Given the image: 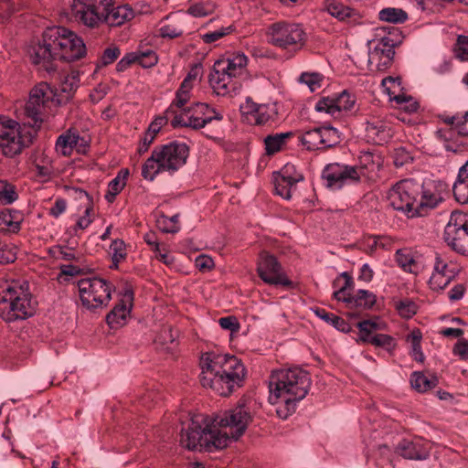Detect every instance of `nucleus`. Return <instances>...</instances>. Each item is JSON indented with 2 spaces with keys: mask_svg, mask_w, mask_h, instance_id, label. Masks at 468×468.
I'll use <instances>...</instances> for the list:
<instances>
[{
  "mask_svg": "<svg viewBox=\"0 0 468 468\" xmlns=\"http://www.w3.org/2000/svg\"><path fill=\"white\" fill-rule=\"evenodd\" d=\"M200 383L219 396H229L243 385L246 369L235 356L207 352L200 357Z\"/></svg>",
  "mask_w": 468,
  "mask_h": 468,
  "instance_id": "2",
  "label": "nucleus"
},
{
  "mask_svg": "<svg viewBox=\"0 0 468 468\" xmlns=\"http://www.w3.org/2000/svg\"><path fill=\"white\" fill-rule=\"evenodd\" d=\"M378 17L385 22L401 24L408 19V14L400 8L387 7L379 11Z\"/></svg>",
  "mask_w": 468,
  "mask_h": 468,
  "instance_id": "40",
  "label": "nucleus"
},
{
  "mask_svg": "<svg viewBox=\"0 0 468 468\" xmlns=\"http://www.w3.org/2000/svg\"><path fill=\"white\" fill-rule=\"evenodd\" d=\"M239 110L246 121L251 124L263 125L269 122L277 114L274 104L257 103L248 97L245 102L240 104Z\"/></svg>",
  "mask_w": 468,
  "mask_h": 468,
  "instance_id": "21",
  "label": "nucleus"
},
{
  "mask_svg": "<svg viewBox=\"0 0 468 468\" xmlns=\"http://www.w3.org/2000/svg\"><path fill=\"white\" fill-rule=\"evenodd\" d=\"M396 261L400 268L410 273H418L420 266L413 252L409 249H400L396 251Z\"/></svg>",
  "mask_w": 468,
  "mask_h": 468,
  "instance_id": "31",
  "label": "nucleus"
},
{
  "mask_svg": "<svg viewBox=\"0 0 468 468\" xmlns=\"http://www.w3.org/2000/svg\"><path fill=\"white\" fill-rule=\"evenodd\" d=\"M137 62L144 68H150L157 63V56L153 50L137 52Z\"/></svg>",
  "mask_w": 468,
  "mask_h": 468,
  "instance_id": "57",
  "label": "nucleus"
},
{
  "mask_svg": "<svg viewBox=\"0 0 468 468\" xmlns=\"http://www.w3.org/2000/svg\"><path fill=\"white\" fill-rule=\"evenodd\" d=\"M16 259V251L15 248L6 245L0 248V264L14 262Z\"/></svg>",
  "mask_w": 468,
  "mask_h": 468,
  "instance_id": "60",
  "label": "nucleus"
},
{
  "mask_svg": "<svg viewBox=\"0 0 468 468\" xmlns=\"http://www.w3.org/2000/svg\"><path fill=\"white\" fill-rule=\"evenodd\" d=\"M339 278H344V284L334 292V298L337 301L346 303L350 307H360L370 309L377 302L376 295L367 290H358L356 294H352L350 291L354 288V281L348 272H342L338 278L334 281V286L336 287Z\"/></svg>",
  "mask_w": 468,
  "mask_h": 468,
  "instance_id": "17",
  "label": "nucleus"
},
{
  "mask_svg": "<svg viewBox=\"0 0 468 468\" xmlns=\"http://www.w3.org/2000/svg\"><path fill=\"white\" fill-rule=\"evenodd\" d=\"M326 10L332 16L340 21H344L355 14V11L352 8L344 5L341 3H337L335 0L327 2Z\"/></svg>",
  "mask_w": 468,
  "mask_h": 468,
  "instance_id": "41",
  "label": "nucleus"
},
{
  "mask_svg": "<svg viewBox=\"0 0 468 468\" xmlns=\"http://www.w3.org/2000/svg\"><path fill=\"white\" fill-rule=\"evenodd\" d=\"M218 324L223 329L229 330L232 333L239 332L240 328L238 319L232 315L219 318Z\"/></svg>",
  "mask_w": 468,
  "mask_h": 468,
  "instance_id": "59",
  "label": "nucleus"
},
{
  "mask_svg": "<svg viewBox=\"0 0 468 468\" xmlns=\"http://www.w3.org/2000/svg\"><path fill=\"white\" fill-rule=\"evenodd\" d=\"M53 102H56L55 93L48 83L40 82L34 86L25 106V114L31 120L28 125L38 129Z\"/></svg>",
  "mask_w": 468,
  "mask_h": 468,
  "instance_id": "12",
  "label": "nucleus"
},
{
  "mask_svg": "<svg viewBox=\"0 0 468 468\" xmlns=\"http://www.w3.org/2000/svg\"><path fill=\"white\" fill-rule=\"evenodd\" d=\"M455 272H448L447 274H442L438 271L432 272L429 283L432 290L439 291L444 289L451 281L454 278Z\"/></svg>",
  "mask_w": 468,
  "mask_h": 468,
  "instance_id": "45",
  "label": "nucleus"
},
{
  "mask_svg": "<svg viewBox=\"0 0 468 468\" xmlns=\"http://www.w3.org/2000/svg\"><path fill=\"white\" fill-rule=\"evenodd\" d=\"M410 384L419 392H426L435 388L438 384L436 377H428L421 372H414L410 377Z\"/></svg>",
  "mask_w": 468,
  "mask_h": 468,
  "instance_id": "35",
  "label": "nucleus"
},
{
  "mask_svg": "<svg viewBox=\"0 0 468 468\" xmlns=\"http://www.w3.org/2000/svg\"><path fill=\"white\" fill-rule=\"evenodd\" d=\"M441 182L420 184L413 179L398 182L388 193V199L396 210H401L410 218L423 216L443 200Z\"/></svg>",
  "mask_w": 468,
  "mask_h": 468,
  "instance_id": "4",
  "label": "nucleus"
},
{
  "mask_svg": "<svg viewBox=\"0 0 468 468\" xmlns=\"http://www.w3.org/2000/svg\"><path fill=\"white\" fill-rule=\"evenodd\" d=\"M67 192L69 197L79 201V208H84L87 214L92 211L93 199L86 191L77 187H69L67 189Z\"/></svg>",
  "mask_w": 468,
  "mask_h": 468,
  "instance_id": "37",
  "label": "nucleus"
},
{
  "mask_svg": "<svg viewBox=\"0 0 468 468\" xmlns=\"http://www.w3.org/2000/svg\"><path fill=\"white\" fill-rule=\"evenodd\" d=\"M133 301V292L127 290L120 302L107 314L106 321L111 328H119L126 324Z\"/></svg>",
  "mask_w": 468,
  "mask_h": 468,
  "instance_id": "24",
  "label": "nucleus"
},
{
  "mask_svg": "<svg viewBox=\"0 0 468 468\" xmlns=\"http://www.w3.org/2000/svg\"><path fill=\"white\" fill-rule=\"evenodd\" d=\"M79 73L72 71L61 77L58 87L54 90L56 103L60 105L69 101L79 87Z\"/></svg>",
  "mask_w": 468,
  "mask_h": 468,
  "instance_id": "27",
  "label": "nucleus"
},
{
  "mask_svg": "<svg viewBox=\"0 0 468 468\" xmlns=\"http://www.w3.org/2000/svg\"><path fill=\"white\" fill-rule=\"evenodd\" d=\"M157 228L164 233H176L180 227L176 226L167 216L161 215L156 220Z\"/></svg>",
  "mask_w": 468,
  "mask_h": 468,
  "instance_id": "55",
  "label": "nucleus"
},
{
  "mask_svg": "<svg viewBox=\"0 0 468 468\" xmlns=\"http://www.w3.org/2000/svg\"><path fill=\"white\" fill-rule=\"evenodd\" d=\"M112 0H72L71 14L74 19L90 28H98L103 24L104 12Z\"/></svg>",
  "mask_w": 468,
  "mask_h": 468,
  "instance_id": "14",
  "label": "nucleus"
},
{
  "mask_svg": "<svg viewBox=\"0 0 468 468\" xmlns=\"http://www.w3.org/2000/svg\"><path fill=\"white\" fill-rule=\"evenodd\" d=\"M381 86L389 96L390 100L393 101V97L399 94V92L401 90V79L399 77L384 78L381 81Z\"/></svg>",
  "mask_w": 468,
  "mask_h": 468,
  "instance_id": "48",
  "label": "nucleus"
},
{
  "mask_svg": "<svg viewBox=\"0 0 468 468\" xmlns=\"http://www.w3.org/2000/svg\"><path fill=\"white\" fill-rule=\"evenodd\" d=\"M396 41L390 36L382 37L375 45L374 48L368 51L367 63L371 66L374 61L379 60L376 65V70L383 71L388 69L393 60Z\"/></svg>",
  "mask_w": 468,
  "mask_h": 468,
  "instance_id": "22",
  "label": "nucleus"
},
{
  "mask_svg": "<svg viewBox=\"0 0 468 468\" xmlns=\"http://www.w3.org/2000/svg\"><path fill=\"white\" fill-rule=\"evenodd\" d=\"M134 11L128 5H114V0L112 5L107 7L104 12L103 24L111 27H117L124 24L126 21L133 19Z\"/></svg>",
  "mask_w": 468,
  "mask_h": 468,
  "instance_id": "29",
  "label": "nucleus"
},
{
  "mask_svg": "<svg viewBox=\"0 0 468 468\" xmlns=\"http://www.w3.org/2000/svg\"><path fill=\"white\" fill-rule=\"evenodd\" d=\"M16 11L10 0H0V23H4Z\"/></svg>",
  "mask_w": 468,
  "mask_h": 468,
  "instance_id": "62",
  "label": "nucleus"
},
{
  "mask_svg": "<svg viewBox=\"0 0 468 468\" xmlns=\"http://www.w3.org/2000/svg\"><path fill=\"white\" fill-rule=\"evenodd\" d=\"M356 103V98L346 90L342 91L336 98H323L315 105L317 112H324L333 116L340 112L351 111Z\"/></svg>",
  "mask_w": 468,
  "mask_h": 468,
  "instance_id": "23",
  "label": "nucleus"
},
{
  "mask_svg": "<svg viewBox=\"0 0 468 468\" xmlns=\"http://www.w3.org/2000/svg\"><path fill=\"white\" fill-rule=\"evenodd\" d=\"M394 165L397 167H400L411 160L410 154L404 148L396 149L393 154Z\"/></svg>",
  "mask_w": 468,
  "mask_h": 468,
  "instance_id": "63",
  "label": "nucleus"
},
{
  "mask_svg": "<svg viewBox=\"0 0 468 468\" xmlns=\"http://www.w3.org/2000/svg\"><path fill=\"white\" fill-rule=\"evenodd\" d=\"M18 197L16 186L7 182H1L0 201L5 205L15 202Z\"/></svg>",
  "mask_w": 468,
  "mask_h": 468,
  "instance_id": "49",
  "label": "nucleus"
},
{
  "mask_svg": "<svg viewBox=\"0 0 468 468\" xmlns=\"http://www.w3.org/2000/svg\"><path fill=\"white\" fill-rule=\"evenodd\" d=\"M86 55L83 40L73 31L63 27L46 29L42 39L31 48L30 58L33 64L48 72L56 69L58 59L73 61Z\"/></svg>",
  "mask_w": 468,
  "mask_h": 468,
  "instance_id": "1",
  "label": "nucleus"
},
{
  "mask_svg": "<svg viewBox=\"0 0 468 468\" xmlns=\"http://www.w3.org/2000/svg\"><path fill=\"white\" fill-rule=\"evenodd\" d=\"M452 124L459 134L468 136V112L462 115H454L445 121Z\"/></svg>",
  "mask_w": 468,
  "mask_h": 468,
  "instance_id": "47",
  "label": "nucleus"
},
{
  "mask_svg": "<svg viewBox=\"0 0 468 468\" xmlns=\"http://www.w3.org/2000/svg\"><path fill=\"white\" fill-rule=\"evenodd\" d=\"M292 132H287L266 136L264 139L266 154L271 155L281 151L287 140L292 137Z\"/></svg>",
  "mask_w": 468,
  "mask_h": 468,
  "instance_id": "33",
  "label": "nucleus"
},
{
  "mask_svg": "<svg viewBox=\"0 0 468 468\" xmlns=\"http://www.w3.org/2000/svg\"><path fill=\"white\" fill-rule=\"evenodd\" d=\"M257 271L260 278L268 284L292 285L276 257L266 251L260 254Z\"/></svg>",
  "mask_w": 468,
  "mask_h": 468,
  "instance_id": "20",
  "label": "nucleus"
},
{
  "mask_svg": "<svg viewBox=\"0 0 468 468\" xmlns=\"http://www.w3.org/2000/svg\"><path fill=\"white\" fill-rule=\"evenodd\" d=\"M292 166L285 165L280 173L275 176L274 186L277 195L284 199H290L292 193L296 189V184L303 179L302 175H292Z\"/></svg>",
  "mask_w": 468,
  "mask_h": 468,
  "instance_id": "25",
  "label": "nucleus"
},
{
  "mask_svg": "<svg viewBox=\"0 0 468 468\" xmlns=\"http://www.w3.org/2000/svg\"><path fill=\"white\" fill-rule=\"evenodd\" d=\"M317 317L324 320L327 324L333 325L335 329L341 332H349L350 325L343 318L335 315V314L328 313L324 309L316 308L314 310Z\"/></svg>",
  "mask_w": 468,
  "mask_h": 468,
  "instance_id": "36",
  "label": "nucleus"
},
{
  "mask_svg": "<svg viewBox=\"0 0 468 468\" xmlns=\"http://www.w3.org/2000/svg\"><path fill=\"white\" fill-rule=\"evenodd\" d=\"M77 286L81 303L89 310L106 307L115 289L112 282L99 277L81 279Z\"/></svg>",
  "mask_w": 468,
  "mask_h": 468,
  "instance_id": "11",
  "label": "nucleus"
},
{
  "mask_svg": "<svg viewBox=\"0 0 468 468\" xmlns=\"http://www.w3.org/2000/svg\"><path fill=\"white\" fill-rule=\"evenodd\" d=\"M178 337L177 330L170 326L163 327L155 337V343L163 346L166 350H170L176 346V341Z\"/></svg>",
  "mask_w": 468,
  "mask_h": 468,
  "instance_id": "39",
  "label": "nucleus"
},
{
  "mask_svg": "<svg viewBox=\"0 0 468 468\" xmlns=\"http://www.w3.org/2000/svg\"><path fill=\"white\" fill-rule=\"evenodd\" d=\"M110 254L112 256L114 268H117L118 263L126 258V246L122 239H114L110 245Z\"/></svg>",
  "mask_w": 468,
  "mask_h": 468,
  "instance_id": "46",
  "label": "nucleus"
},
{
  "mask_svg": "<svg viewBox=\"0 0 468 468\" xmlns=\"http://www.w3.org/2000/svg\"><path fill=\"white\" fill-rule=\"evenodd\" d=\"M380 157L370 152H364L359 156V165L356 166L361 172L362 176H369L370 173H376L380 167Z\"/></svg>",
  "mask_w": 468,
  "mask_h": 468,
  "instance_id": "32",
  "label": "nucleus"
},
{
  "mask_svg": "<svg viewBox=\"0 0 468 468\" xmlns=\"http://www.w3.org/2000/svg\"><path fill=\"white\" fill-rule=\"evenodd\" d=\"M301 82L306 84L311 91L316 90L320 87L321 78L316 73H303L300 77Z\"/></svg>",
  "mask_w": 468,
  "mask_h": 468,
  "instance_id": "58",
  "label": "nucleus"
},
{
  "mask_svg": "<svg viewBox=\"0 0 468 468\" xmlns=\"http://www.w3.org/2000/svg\"><path fill=\"white\" fill-rule=\"evenodd\" d=\"M192 89L193 86L186 85V83H181L180 87L176 92V98L173 101L169 110L167 111V113L172 111L174 107L183 109L191 98Z\"/></svg>",
  "mask_w": 468,
  "mask_h": 468,
  "instance_id": "43",
  "label": "nucleus"
},
{
  "mask_svg": "<svg viewBox=\"0 0 468 468\" xmlns=\"http://www.w3.org/2000/svg\"><path fill=\"white\" fill-rule=\"evenodd\" d=\"M226 438L224 435L218 436L212 419L199 415L182 429L180 443L188 450L213 452L226 448Z\"/></svg>",
  "mask_w": 468,
  "mask_h": 468,
  "instance_id": "6",
  "label": "nucleus"
},
{
  "mask_svg": "<svg viewBox=\"0 0 468 468\" xmlns=\"http://www.w3.org/2000/svg\"><path fill=\"white\" fill-rule=\"evenodd\" d=\"M247 63L248 58L243 53H235L215 62L209 83L218 95H226L236 90L234 79L245 71Z\"/></svg>",
  "mask_w": 468,
  "mask_h": 468,
  "instance_id": "8",
  "label": "nucleus"
},
{
  "mask_svg": "<svg viewBox=\"0 0 468 468\" xmlns=\"http://www.w3.org/2000/svg\"><path fill=\"white\" fill-rule=\"evenodd\" d=\"M121 55L119 48L113 46L106 48L101 56V64L106 66L115 61Z\"/></svg>",
  "mask_w": 468,
  "mask_h": 468,
  "instance_id": "61",
  "label": "nucleus"
},
{
  "mask_svg": "<svg viewBox=\"0 0 468 468\" xmlns=\"http://www.w3.org/2000/svg\"><path fill=\"white\" fill-rule=\"evenodd\" d=\"M396 452L409 460H425L430 455L429 445L420 439L402 440L396 447Z\"/></svg>",
  "mask_w": 468,
  "mask_h": 468,
  "instance_id": "26",
  "label": "nucleus"
},
{
  "mask_svg": "<svg viewBox=\"0 0 468 468\" xmlns=\"http://www.w3.org/2000/svg\"><path fill=\"white\" fill-rule=\"evenodd\" d=\"M188 146L185 143L173 142L155 147L142 167V176L153 181L162 172L174 173L187 160Z\"/></svg>",
  "mask_w": 468,
  "mask_h": 468,
  "instance_id": "7",
  "label": "nucleus"
},
{
  "mask_svg": "<svg viewBox=\"0 0 468 468\" xmlns=\"http://www.w3.org/2000/svg\"><path fill=\"white\" fill-rule=\"evenodd\" d=\"M138 54L137 52H132L126 54L116 65L117 71H124L127 69L133 63L137 62Z\"/></svg>",
  "mask_w": 468,
  "mask_h": 468,
  "instance_id": "64",
  "label": "nucleus"
},
{
  "mask_svg": "<svg viewBox=\"0 0 468 468\" xmlns=\"http://www.w3.org/2000/svg\"><path fill=\"white\" fill-rule=\"evenodd\" d=\"M235 30L234 26L222 27L213 32H208L201 36L202 40L207 44H211L218 39L229 35Z\"/></svg>",
  "mask_w": 468,
  "mask_h": 468,
  "instance_id": "51",
  "label": "nucleus"
},
{
  "mask_svg": "<svg viewBox=\"0 0 468 468\" xmlns=\"http://www.w3.org/2000/svg\"><path fill=\"white\" fill-rule=\"evenodd\" d=\"M367 136L378 144L387 142L392 135L389 124L381 118L370 117L366 122Z\"/></svg>",
  "mask_w": 468,
  "mask_h": 468,
  "instance_id": "28",
  "label": "nucleus"
},
{
  "mask_svg": "<svg viewBox=\"0 0 468 468\" xmlns=\"http://www.w3.org/2000/svg\"><path fill=\"white\" fill-rule=\"evenodd\" d=\"M222 115L207 103H196L176 115L171 122L173 127L185 126L193 129L203 128L213 120L221 121Z\"/></svg>",
  "mask_w": 468,
  "mask_h": 468,
  "instance_id": "15",
  "label": "nucleus"
},
{
  "mask_svg": "<svg viewBox=\"0 0 468 468\" xmlns=\"http://www.w3.org/2000/svg\"><path fill=\"white\" fill-rule=\"evenodd\" d=\"M452 192L458 203L468 204V184L457 178L452 186Z\"/></svg>",
  "mask_w": 468,
  "mask_h": 468,
  "instance_id": "52",
  "label": "nucleus"
},
{
  "mask_svg": "<svg viewBox=\"0 0 468 468\" xmlns=\"http://www.w3.org/2000/svg\"><path fill=\"white\" fill-rule=\"evenodd\" d=\"M253 420L250 407L239 401L232 409L225 410L212 419V424L218 428V436L227 437L226 447L233 441L239 440Z\"/></svg>",
  "mask_w": 468,
  "mask_h": 468,
  "instance_id": "9",
  "label": "nucleus"
},
{
  "mask_svg": "<svg viewBox=\"0 0 468 468\" xmlns=\"http://www.w3.org/2000/svg\"><path fill=\"white\" fill-rule=\"evenodd\" d=\"M127 176L128 170H122L116 177L110 181L108 190L105 195V198L108 202H112L115 199V197L123 189L126 184L125 179Z\"/></svg>",
  "mask_w": 468,
  "mask_h": 468,
  "instance_id": "38",
  "label": "nucleus"
},
{
  "mask_svg": "<svg viewBox=\"0 0 468 468\" xmlns=\"http://www.w3.org/2000/svg\"><path fill=\"white\" fill-rule=\"evenodd\" d=\"M444 239L456 252L468 256V214L452 212L444 229Z\"/></svg>",
  "mask_w": 468,
  "mask_h": 468,
  "instance_id": "16",
  "label": "nucleus"
},
{
  "mask_svg": "<svg viewBox=\"0 0 468 468\" xmlns=\"http://www.w3.org/2000/svg\"><path fill=\"white\" fill-rule=\"evenodd\" d=\"M396 309L399 315L404 318H410L417 313V304L410 300H403L396 303Z\"/></svg>",
  "mask_w": 468,
  "mask_h": 468,
  "instance_id": "53",
  "label": "nucleus"
},
{
  "mask_svg": "<svg viewBox=\"0 0 468 468\" xmlns=\"http://www.w3.org/2000/svg\"><path fill=\"white\" fill-rule=\"evenodd\" d=\"M393 101L399 107L407 112H415L419 108V103L412 97L406 94H398L393 97Z\"/></svg>",
  "mask_w": 468,
  "mask_h": 468,
  "instance_id": "50",
  "label": "nucleus"
},
{
  "mask_svg": "<svg viewBox=\"0 0 468 468\" xmlns=\"http://www.w3.org/2000/svg\"><path fill=\"white\" fill-rule=\"evenodd\" d=\"M310 386V375L301 367L272 372L270 378L269 401L277 406V415L283 420L292 415L297 403L307 395Z\"/></svg>",
  "mask_w": 468,
  "mask_h": 468,
  "instance_id": "3",
  "label": "nucleus"
},
{
  "mask_svg": "<svg viewBox=\"0 0 468 468\" xmlns=\"http://www.w3.org/2000/svg\"><path fill=\"white\" fill-rule=\"evenodd\" d=\"M456 57L461 60H468V37L460 35L455 48Z\"/></svg>",
  "mask_w": 468,
  "mask_h": 468,
  "instance_id": "56",
  "label": "nucleus"
},
{
  "mask_svg": "<svg viewBox=\"0 0 468 468\" xmlns=\"http://www.w3.org/2000/svg\"><path fill=\"white\" fill-rule=\"evenodd\" d=\"M266 35L271 45L294 52L301 50L307 40V35L300 24L284 21L270 25Z\"/></svg>",
  "mask_w": 468,
  "mask_h": 468,
  "instance_id": "10",
  "label": "nucleus"
},
{
  "mask_svg": "<svg viewBox=\"0 0 468 468\" xmlns=\"http://www.w3.org/2000/svg\"><path fill=\"white\" fill-rule=\"evenodd\" d=\"M184 28L180 21H170L162 25L159 28V36L163 38H176L183 35Z\"/></svg>",
  "mask_w": 468,
  "mask_h": 468,
  "instance_id": "44",
  "label": "nucleus"
},
{
  "mask_svg": "<svg viewBox=\"0 0 468 468\" xmlns=\"http://www.w3.org/2000/svg\"><path fill=\"white\" fill-rule=\"evenodd\" d=\"M80 141L84 142V138H81L78 133L69 130L58 137L56 151L64 156H68L71 154L75 147H78Z\"/></svg>",
  "mask_w": 468,
  "mask_h": 468,
  "instance_id": "30",
  "label": "nucleus"
},
{
  "mask_svg": "<svg viewBox=\"0 0 468 468\" xmlns=\"http://www.w3.org/2000/svg\"><path fill=\"white\" fill-rule=\"evenodd\" d=\"M322 177L327 187L340 189L347 184L359 182L361 172L356 166L334 163L324 167Z\"/></svg>",
  "mask_w": 468,
  "mask_h": 468,
  "instance_id": "19",
  "label": "nucleus"
},
{
  "mask_svg": "<svg viewBox=\"0 0 468 468\" xmlns=\"http://www.w3.org/2000/svg\"><path fill=\"white\" fill-rule=\"evenodd\" d=\"M370 344L376 346L385 347L388 350L394 348L395 341L393 337L385 334H378L370 338Z\"/></svg>",
  "mask_w": 468,
  "mask_h": 468,
  "instance_id": "54",
  "label": "nucleus"
},
{
  "mask_svg": "<svg viewBox=\"0 0 468 468\" xmlns=\"http://www.w3.org/2000/svg\"><path fill=\"white\" fill-rule=\"evenodd\" d=\"M20 229L19 215L9 209L0 212V230L3 232H17Z\"/></svg>",
  "mask_w": 468,
  "mask_h": 468,
  "instance_id": "34",
  "label": "nucleus"
},
{
  "mask_svg": "<svg viewBox=\"0 0 468 468\" xmlns=\"http://www.w3.org/2000/svg\"><path fill=\"white\" fill-rule=\"evenodd\" d=\"M32 136L26 124L21 125L14 120L0 122V148L7 157L20 154L31 142Z\"/></svg>",
  "mask_w": 468,
  "mask_h": 468,
  "instance_id": "13",
  "label": "nucleus"
},
{
  "mask_svg": "<svg viewBox=\"0 0 468 468\" xmlns=\"http://www.w3.org/2000/svg\"><path fill=\"white\" fill-rule=\"evenodd\" d=\"M35 312V302L27 282L0 283V317L4 321H23L33 316Z\"/></svg>",
  "mask_w": 468,
  "mask_h": 468,
  "instance_id": "5",
  "label": "nucleus"
},
{
  "mask_svg": "<svg viewBox=\"0 0 468 468\" xmlns=\"http://www.w3.org/2000/svg\"><path fill=\"white\" fill-rule=\"evenodd\" d=\"M300 141L308 151L326 150L338 144L341 137L337 129L320 126L302 133Z\"/></svg>",
  "mask_w": 468,
  "mask_h": 468,
  "instance_id": "18",
  "label": "nucleus"
},
{
  "mask_svg": "<svg viewBox=\"0 0 468 468\" xmlns=\"http://www.w3.org/2000/svg\"><path fill=\"white\" fill-rule=\"evenodd\" d=\"M216 5L212 1H202L191 5L186 13L195 17H204L213 14Z\"/></svg>",
  "mask_w": 468,
  "mask_h": 468,
  "instance_id": "42",
  "label": "nucleus"
}]
</instances>
